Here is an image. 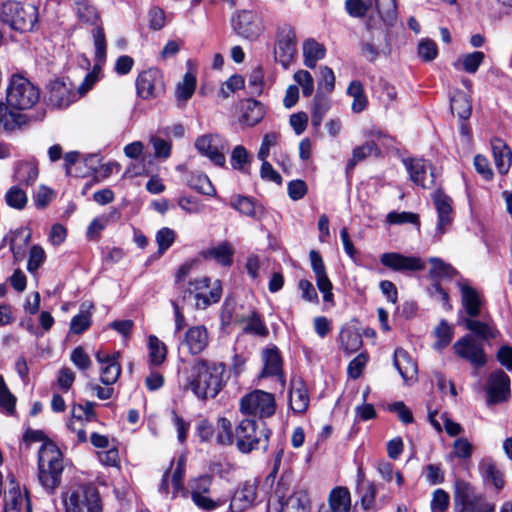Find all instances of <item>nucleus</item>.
<instances>
[{"mask_svg": "<svg viewBox=\"0 0 512 512\" xmlns=\"http://www.w3.org/2000/svg\"><path fill=\"white\" fill-rule=\"evenodd\" d=\"M226 365L223 362L198 357L184 370L186 390L198 399H214L226 386Z\"/></svg>", "mask_w": 512, "mask_h": 512, "instance_id": "1", "label": "nucleus"}, {"mask_svg": "<svg viewBox=\"0 0 512 512\" xmlns=\"http://www.w3.org/2000/svg\"><path fill=\"white\" fill-rule=\"evenodd\" d=\"M63 470L60 449L51 441L44 442L38 451V481L48 494L60 486Z\"/></svg>", "mask_w": 512, "mask_h": 512, "instance_id": "2", "label": "nucleus"}, {"mask_svg": "<svg viewBox=\"0 0 512 512\" xmlns=\"http://www.w3.org/2000/svg\"><path fill=\"white\" fill-rule=\"evenodd\" d=\"M270 430L263 421L242 420L235 429V441L238 450L250 453L253 450H266L269 445Z\"/></svg>", "mask_w": 512, "mask_h": 512, "instance_id": "3", "label": "nucleus"}, {"mask_svg": "<svg viewBox=\"0 0 512 512\" xmlns=\"http://www.w3.org/2000/svg\"><path fill=\"white\" fill-rule=\"evenodd\" d=\"M65 512H102V500L97 488L91 484L71 486L62 495Z\"/></svg>", "mask_w": 512, "mask_h": 512, "instance_id": "4", "label": "nucleus"}, {"mask_svg": "<svg viewBox=\"0 0 512 512\" xmlns=\"http://www.w3.org/2000/svg\"><path fill=\"white\" fill-rule=\"evenodd\" d=\"M0 20L13 30L29 32L38 21V10L32 4L8 0L1 6Z\"/></svg>", "mask_w": 512, "mask_h": 512, "instance_id": "5", "label": "nucleus"}, {"mask_svg": "<svg viewBox=\"0 0 512 512\" xmlns=\"http://www.w3.org/2000/svg\"><path fill=\"white\" fill-rule=\"evenodd\" d=\"M6 100L12 108L30 109L40 100V89L23 75L14 74L9 80Z\"/></svg>", "mask_w": 512, "mask_h": 512, "instance_id": "6", "label": "nucleus"}, {"mask_svg": "<svg viewBox=\"0 0 512 512\" xmlns=\"http://www.w3.org/2000/svg\"><path fill=\"white\" fill-rule=\"evenodd\" d=\"M275 410L274 395L263 390H254L240 400V411L244 415L263 419L274 415Z\"/></svg>", "mask_w": 512, "mask_h": 512, "instance_id": "7", "label": "nucleus"}, {"mask_svg": "<svg viewBox=\"0 0 512 512\" xmlns=\"http://www.w3.org/2000/svg\"><path fill=\"white\" fill-rule=\"evenodd\" d=\"M194 146L201 155L209 158L215 165L224 166L225 153L229 150V144L221 135L216 133L201 135L195 140Z\"/></svg>", "mask_w": 512, "mask_h": 512, "instance_id": "8", "label": "nucleus"}, {"mask_svg": "<svg viewBox=\"0 0 512 512\" xmlns=\"http://www.w3.org/2000/svg\"><path fill=\"white\" fill-rule=\"evenodd\" d=\"M432 199L438 218L433 234V240L434 242H439L449 231L454 221L452 199L441 190H436L433 193Z\"/></svg>", "mask_w": 512, "mask_h": 512, "instance_id": "9", "label": "nucleus"}, {"mask_svg": "<svg viewBox=\"0 0 512 512\" xmlns=\"http://www.w3.org/2000/svg\"><path fill=\"white\" fill-rule=\"evenodd\" d=\"M455 512H477L481 506L483 496L467 481L457 479L454 484Z\"/></svg>", "mask_w": 512, "mask_h": 512, "instance_id": "10", "label": "nucleus"}, {"mask_svg": "<svg viewBox=\"0 0 512 512\" xmlns=\"http://www.w3.org/2000/svg\"><path fill=\"white\" fill-rule=\"evenodd\" d=\"M510 377L503 370L492 372L486 382V404L493 406L509 401L511 398Z\"/></svg>", "mask_w": 512, "mask_h": 512, "instance_id": "11", "label": "nucleus"}, {"mask_svg": "<svg viewBox=\"0 0 512 512\" xmlns=\"http://www.w3.org/2000/svg\"><path fill=\"white\" fill-rule=\"evenodd\" d=\"M137 94L144 100L161 96L165 91L162 72L157 68H150L141 72L136 79Z\"/></svg>", "mask_w": 512, "mask_h": 512, "instance_id": "12", "label": "nucleus"}, {"mask_svg": "<svg viewBox=\"0 0 512 512\" xmlns=\"http://www.w3.org/2000/svg\"><path fill=\"white\" fill-rule=\"evenodd\" d=\"M454 353L467 360L474 367H482L486 364V355L483 345L471 334H466L453 344Z\"/></svg>", "mask_w": 512, "mask_h": 512, "instance_id": "13", "label": "nucleus"}, {"mask_svg": "<svg viewBox=\"0 0 512 512\" xmlns=\"http://www.w3.org/2000/svg\"><path fill=\"white\" fill-rule=\"evenodd\" d=\"M209 284L210 279L207 276L195 278L188 283V292L195 294V305L198 309H205L212 303L218 302L221 298L222 289L219 284L214 286L209 291V294L204 293V291L209 288Z\"/></svg>", "mask_w": 512, "mask_h": 512, "instance_id": "14", "label": "nucleus"}, {"mask_svg": "<svg viewBox=\"0 0 512 512\" xmlns=\"http://www.w3.org/2000/svg\"><path fill=\"white\" fill-rule=\"evenodd\" d=\"M296 51V36L291 26H284L278 31L275 59L282 66L288 67Z\"/></svg>", "mask_w": 512, "mask_h": 512, "instance_id": "15", "label": "nucleus"}, {"mask_svg": "<svg viewBox=\"0 0 512 512\" xmlns=\"http://www.w3.org/2000/svg\"><path fill=\"white\" fill-rule=\"evenodd\" d=\"M48 100L53 106L63 108L68 107L78 98L70 81L56 79L48 85Z\"/></svg>", "mask_w": 512, "mask_h": 512, "instance_id": "16", "label": "nucleus"}, {"mask_svg": "<svg viewBox=\"0 0 512 512\" xmlns=\"http://www.w3.org/2000/svg\"><path fill=\"white\" fill-rule=\"evenodd\" d=\"M380 262L383 266L397 271H421L425 268V263L414 256H405L396 252L383 253L380 256Z\"/></svg>", "mask_w": 512, "mask_h": 512, "instance_id": "17", "label": "nucleus"}, {"mask_svg": "<svg viewBox=\"0 0 512 512\" xmlns=\"http://www.w3.org/2000/svg\"><path fill=\"white\" fill-rule=\"evenodd\" d=\"M233 29L240 36L254 40L262 33V24L257 15L251 11H241L232 19Z\"/></svg>", "mask_w": 512, "mask_h": 512, "instance_id": "18", "label": "nucleus"}, {"mask_svg": "<svg viewBox=\"0 0 512 512\" xmlns=\"http://www.w3.org/2000/svg\"><path fill=\"white\" fill-rule=\"evenodd\" d=\"M403 163L410 175V179L423 188L434 185L435 174L431 166L423 159H404Z\"/></svg>", "mask_w": 512, "mask_h": 512, "instance_id": "19", "label": "nucleus"}, {"mask_svg": "<svg viewBox=\"0 0 512 512\" xmlns=\"http://www.w3.org/2000/svg\"><path fill=\"white\" fill-rule=\"evenodd\" d=\"M95 356L100 364V381L106 386L116 383L121 374V365L118 362L119 352L110 355L98 351Z\"/></svg>", "mask_w": 512, "mask_h": 512, "instance_id": "20", "label": "nucleus"}, {"mask_svg": "<svg viewBox=\"0 0 512 512\" xmlns=\"http://www.w3.org/2000/svg\"><path fill=\"white\" fill-rule=\"evenodd\" d=\"M280 486L284 484L279 482L274 494L281 504V512H308L310 499L306 490L294 492L283 502L284 493H280Z\"/></svg>", "mask_w": 512, "mask_h": 512, "instance_id": "21", "label": "nucleus"}, {"mask_svg": "<svg viewBox=\"0 0 512 512\" xmlns=\"http://www.w3.org/2000/svg\"><path fill=\"white\" fill-rule=\"evenodd\" d=\"M24 503L26 512H31L29 499L23 496L19 483L16 482L14 476L10 475L8 491L4 495V512H21Z\"/></svg>", "mask_w": 512, "mask_h": 512, "instance_id": "22", "label": "nucleus"}, {"mask_svg": "<svg viewBox=\"0 0 512 512\" xmlns=\"http://www.w3.org/2000/svg\"><path fill=\"white\" fill-rule=\"evenodd\" d=\"M183 344L191 355H199L209 345V334L204 325L190 327L185 335Z\"/></svg>", "mask_w": 512, "mask_h": 512, "instance_id": "23", "label": "nucleus"}, {"mask_svg": "<svg viewBox=\"0 0 512 512\" xmlns=\"http://www.w3.org/2000/svg\"><path fill=\"white\" fill-rule=\"evenodd\" d=\"M310 402L307 387L301 378H293L289 392V405L294 413L303 414Z\"/></svg>", "mask_w": 512, "mask_h": 512, "instance_id": "24", "label": "nucleus"}, {"mask_svg": "<svg viewBox=\"0 0 512 512\" xmlns=\"http://www.w3.org/2000/svg\"><path fill=\"white\" fill-rule=\"evenodd\" d=\"M461 302L468 317L476 318L481 314L483 300L481 294L466 282H460Z\"/></svg>", "mask_w": 512, "mask_h": 512, "instance_id": "25", "label": "nucleus"}, {"mask_svg": "<svg viewBox=\"0 0 512 512\" xmlns=\"http://www.w3.org/2000/svg\"><path fill=\"white\" fill-rule=\"evenodd\" d=\"M240 110L241 116L239 121L248 127H253L260 123L266 114L264 105L255 99L243 100L240 104Z\"/></svg>", "mask_w": 512, "mask_h": 512, "instance_id": "26", "label": "nucleus"}, {"mask_svg": "<svg viewBox=\"0 0 512 512\" xmlns=\"http://www.w3.org/2000/svg\"><path fill=\"white\" fill-rule=\"evenodd\" d=\"M256 496V485L244 483L235 491L230 507L234 512H242L254 504Z\"/></svg>", "mask_w": 512, "mask_h": 512, "instance_id": "27", "label": "nucleus"}, {"mask_svg": "<svg viewBox=\"0 0 512 512\" xmlns=\"http://www.w3.org/2000/svg\"><path fill=\"white\" fill-rule=\"evenodd\" d=\"M393 363L405 382L416 378L417 364L404 349L395 350Z\"/></svg>", "mask_w": 512, "mask_h": 512, "instance_id": "28", "label": "nucleus"}, {"mask_svg": "<svg viewBox=\"0 0 512 512\" xmlns=\"http://www.w3.org/2000/svg\"><path fill=\"white\" fill-rule=\"evenodd\" d=\"M493 158L498 172L502 175L509 171L512 163V152L509 146L500 138L491 142Z\"/></svg>", "mask_w": 512, "mask_h": 512, "instance_id": "29", "label": "nucleus"}, {"mask_svg": "<svg viewBox=\"0 0 512 512\" xmlns=\"http://www.w3.org/2000/svg\"><path fill=\"white\" fill-rule=\"evenodd\" d=\"M479 472L486 483H492L496 490L505 485L504 475L491 458H483L479 462Z\"/></svg>", "mask_w": 512, "mask_h": 512, "instance_id": "30", "label": "nucleus"}, {"mask_svg": "<svg viewBox=\"0 0 512 512\" xmlns=\"http://www.w3.org/2000/svg\"><path fill=\"white\" fill-rule=\"evenodd\" d=\"M28 121L26 115L13 112L4 103H0V131L13 132L20 129Z\"/></svg>", "mask_w": 512, "mask_h": 512, "instance_id": "31", "label": "nucleus"}, {"mask_svg": "<svg viewBox=\"0 0 512 512\" xmlns=\"http://www.w3.org/2000/svg\"><path fill=\"white\" fill-rule=\"evenodd\" d=\"M330 512H350L351 494L347 487L337 486L328 495Z\"/></svg>", "mask_w": 512, "mask_h": 512, "instance_id": "32", "label": "nucleus"}, {"mask_svg": "<svg viewBox=\"0 0 512 512\" xmlns=\"http://www.w3.org/2000/svg\"><path fill=\"white\" fill-rule=\"evenodd\" d=\"M463 323L466 329H468L477 338L483 341L495 339L499 334V331L496 329V327L491 325L489 322H484L476 320L475 318L466 317L463 318Z\"/></svg>", "mask_w": 512, "mask_h": 512, "instance_id": "33", "label": "nucleus"}, {"mask_svg": "<svg viewBox=\"0 0 512 512\" xmlns=\"http://www.w3.org/2000/svg\"><path fill=\"white\" fill-rule=\"evenodd\" d=\"M262 359L264 367L260 377L282 375V359L276 347L265 349L262 354Z\"/></svg>", "mask_w": 512, "mask_h": 512, "instance_id": "34", "label": "nucleus"}, {"mask_svg": "<svg viewBox=\"0 0 512 512\" xmlns=\"http://www.w3.org/2000/svg\"><path fill=\"white\" fill-rule=\"evenodd\" d=\"M326 49L323 44L315 39L309 38L303 43L304 64L310 69H314L319 60L325 57Z\"/></svg>", "mask_w": 512, "mask_h": 512, "instance_id": "35", "label": "nucleus"}, {"mask_svg": "<svg viewBox=\"0 0 512 512\" xmlns=\"http://www.w3.org/2000/svg\"><path fill=\"white\" fill-rule=\"evenodd\" d=\"M38 175V165L34 161H21L16 165L14 177L21 185H33Z\"/></svg>", "mask_w": 512, "mask_h": 512, "instance_id": "36", "label": "nucleus"}, {"mask_svg": "<svg viewBox=\"0 0 512 512\" xmlns=\"http://www.w3.org/2000/svg\"><path fill=\"white\" fill-rule=\"evenodd\" d=\"M167 346L157 336L148 337V361L151 367L162 365L167 359Z\"/></svg>", "mask_w": 512, "mask_h": 512, "instance_id": "37", "label": "nucleus"}, {"mask_svg": "<svg viewBox=\"0 0 512 512\" xmlns=\"http://www.w3.org/2000/svg\"><path fill=\"white\" fill-rule=\"evenodd\" d=\"M196 82L195 75L187 72L182 81L176 85L175 96L178 106H184V104L193 96L196 89Z\"/></svg>", "mask_w": 512, "mask_h": 512, "instance_id": "38", "label": "nucleus"}, {"mask_svg": "<svg viewBox=\"0 0 512 512\" xmlns=\"http://www.w3.org/2000/svg\"><path fill=\"white\" fill-rule=\"evenodd\" d=\"M435 342L433 348L437 351L445 349L454 337V327L442 319L433 331Z\"/></svg>", "mask_w": 512, "mask_h": 512, "instance_id": "39", "label": "nucleus"}, {"mask_svg": "<svg viewBox=\"0 0 512 512\" xmlns=\"http://www.w3.org/2000/svg\"><path fill=\"white\" fill-rule=\"evenodd\" d=\"M75 11L82 23L97 26L100 21L96 7L89 0L75 1Z\"/></svg>", "mask_w": 512, "mask_h": 512, "instance_id": "40", "label": "nucleus"}, {"mask_svg": "<svg viewBox=\"0 0 512 512\" xmlns=\"http://www.w3.org/2000/svg\"><path fill=\"white\" fill-rule=\"evenodd\" d=\"M189 187L207 196H215L216 189L207 175L200 172H191L187 178Z\"/></svg>", "mask_w": 512, "mask_h": 512, "instance_id": "41", "label": "nucleus"}, {"mask_svg": "<svg viewBox=\"0 0 512 512\" xmlns=\"http://www.w3.org/2000/svg\"><path fill=\"white\" fill-rule=\"evenodd\" d=\"M347 94L353 98L351 106L353 112L360 113L365 110L368 105V100L364 93V87L360 81L354 80L350 82L347 88Z\"/></svg>", "mask_w": 512, "mask_h": 512, "instance_id": "42", "label": "nucleus"}, {"mask_svg": "<svg viewBox=\"0 0 512 512\" xmlns=\"http://www.w3.org/2000/svg\"><path fill=\"white\" fill-rule=\"evenodd\" d=\"M330 108V99L326 94L322 92H316L315 97L313 99L312 105V125L314 127H319L322 123L323 117L327 113Z\"/></svg>", "mask_w": 512, "mask_h": 512, "instance_id": "43", "label": "nucleus"}, {"mask_svg": "<svg viewBox=\"0 0 512 512\" xmlns=\"http://www.w3.org/2000/svg\"><path fill=\"white\" fill-rule=\"evenodd\" d=\"M484 58L485 54L483 52L474 51L472 53L460 56L457 59V62L454 63V66L459 68L458 65H460V68L465 72L474 74L477 72L479 66L483 63Z\"/></svg>", "mask_w": 512, "mask_h": 512, "instance_id": "44", "label": "nucleus"}, {"mask_svg": "<svg viewBox=\"0 0 512 512\" xmlns=\"http://www.w3.org/2000/svg\"><path fill=\"white\" fill-rule=\"evenodd\" d=\"M378 13L383 22L394 26L398 20L396 0H375Z\"/></svg>", "mask_w": 512, "mask_h": 512, "instance_id": "45", "label": "nucleus"}, {"mask_svg": "<svg viewBox=\"0 0 512 512\" xmlns=\"http://www.w3.org/2000/svg\"><path fill=\"white\" fill-rule=\"evenodd\" d=\"M429 262L431 264L429 274L433 278L452 279L458 274L457 270L451 264L444 262L440 258L432 257L429 259Z\"/></svg>", "mask_w": 512, "mask_h": 512, "instance_id": "46", "label": "nucleus"}, {"mask_svg": "<svg viewBox=\"0 0 512 512\" xmlns=\"http://www.w3.org/2000/svg\"><path fill=\"white\" fill-rule=\"evenodd\" d=\"M92 38L95 47V64L102 66L106 61V38L102 26L97 25L92 30Z\"/></svg>", "mask_w": 512, "mask_h": 512, "instance_id": "47", "label": "nucleus"}, {"mask_svg": "<svg viewBox=\"0 0 512 512\" xmlns=\"http://www.w3.org/2000/svg\"><path fill=\"white\" fill-rule=\"evenodd\" d=\"M379 152L377 145L373 141H368L361 146L353 149L352 158L347 163V170H352L355 165L371 155H377Z\"/></svg>", "mask_w": 512, "mask_h": 512, "instance_id": "48", "label": "nucleus"}, {"mask_svg": "<svg viewBox=\"0 0 512 512\" xmlns=\"http://www.w3.org/2000/svg\"><path fill=\"white\" fill-rule=\"evenodd\" d=\"M451 110L456 113L462 120L470 117L472 105L468 97L464 93H458L451 98Z\"/></svg>", "mask_w": 512, "mask_h": 512, "instance_id": "49", "label": "nucleus"}, {"mask_svg": "<svg viewBox=\"0 0 512 512\" xmlns=\"http://www.w3.org/2000/svg\"><path fill=\"white\" fill-rule=\"evenodd\" d=\"M233 254L234 251L228 242H223L207 251L208 256L212 257L223 266H229L232 264Z\"/></svg>", "mask_w": 512, "mask_h": 512, "instance_id": "50", "label": "nucleus"}, {"mask_svg": "<svg viewBox=\"0 0 512 512\" xmlns=\"http://www.w3.org/2000/svg\"><path fill=\"white\" fill-rule=\"evenodd\" d=\"M335 88V75L333 70L328 66L319 68V78L317 82V92L323 94H331Z\"/></svg>", "mask_w": 512, "mask_h": 512, "instance_id": "51", "label": "nucleus"}, {"mask_svg": "<svg viewBox=\"0 0 512 512\" xmlns=\"http://www.w3.org/2000/svg\"><path fill=\"white\" fill-rule=\"evenodd\" d=\"M16 397L9 391L5 380L0 375V409L7 415L15 413Z\"/></svg>", "mask_w": 512, "mask_h": 512, "instance_id": "52", "label": "nucleus"}, {"mask_svg": "<svg viewBox=\"0 0 512 512\" xmlns=\"http://www.w3.org/2000/svg\"><path fill=\"white\" fill-rule=\"evenodd\" d=\"M340 341L344 350L348 353L357 351L362 345L361 335L354 330L346 329L340 333Z\"/></svg>", "mask_w": 512, "mask_h": 512, "instance_id": "53", "label": "nucleus"}, {"mask_svg": "<svg viewBox=\"0 0 512 512\" xmlns=\"http://www.w3.org/2000/svg\"><path fill=\"white\" fill-rule=\"evenodd\" d=\"M234 439L235 435L232 432L231 422L225 417L219 418L217 421V443L220 445H230Z\"/></svg>", "mask_w": 512, "mask_h": 512, "instance_id": "54", "label": "nucleus"}, {"mask_svg": "<svg viewBox=\"0 0 512 512\" xmlns=\"http://www.w3.org/2000/svg\"><path fill=\"white\" fill-rule=\"evenodd\" d=\"M5 200L8 206L21 210L26 206L28 198L24 190L13 186L6 192Z\"/></svg>", "mask_w": 512, "mask_h": 512, "instance_id": "55", "label": "nucleus"}, {"mask_svg": "<svg viewBox=\"0 0 512 512\" xmlns=\"http://www.w3.org/2000/svg\"><path fill=\"white\" fill-rule=\"evenodd\" d=\"M30 240V234L22 236V232H18L11 239L10 250L13 253L15 261H21L26 252V247Z\"/></svg>", "mask_w": 512, "mask_h": 512, "instance_id": "56", "label": "nucleus"}, {"mask_svg": "<svg viewBox=\"0 0 512 512\" xmlns=\"http://www.w3.org/2000/svg\"><path fill=\"white\" fill-rule=\"evenodd\" d=\"M245 322L246 325L243 328L245 333L255 334L258 336H266L268 334V329L258 313L253 312L245 319Z\"/></svg>", "mask_w": 512, "mask_h": 512, "instance_id": "57", "label": "nucleus"}, {"mask_svg": "<svg viewBox=\"0 0 512 512\" xmlns=\"http://www.w3.org/2000/svg\"><path fill=\"white\" fill-rule=\"evenodd\" d=\"M281 139V134L276 131H272L269 133H266L263 136L259 151H258V159L264 160L269 157L270 154V148L276 147L279 145Z\"/></svg>", "mask_w": 512, "mask_h": 512, "instance_id": "58", "label": "nucleus"}, {"mask_svg": "<svg viewBox=\"0 0 512 512\" xmlns=\"http://www.w3.org/2000/svg\"><path fill=\"white\" fill-rule=\"evenodd\" d=\"M386 220L389 224L398 225L404 223H412L420 227L419 215L412 212H396L391 211L387 214Z\"/></svg>", "mask_w": 512, "mask_h": 512, "instance_id": "59", "label": "nucleus"}, {"mask_svg": "<svg viewBox=\"0 0 512 512\" xmlns=\"http://www.w3.org/2000/svg\"><path fill=\"white\" fill-rule=\"evenodd\" d=\"M361 506L364 510H370L374 507L376 498V488L372 483L361 484L358 487Z\"/></svg>", "mask_w": 512, "mask_h": 512, "instance_id": "60", "label": "nucleus"}, {"mask_svg": "<svg viewBox=\"0 0 512 512\" xmlns=\"http://www.w3.org/2000/svg\"><path fill=\"white\" fill-rule=\"evenodd\" d=\"M91 325V313L88 310H81L75 315L70 323V331L74 334H81Z\"/></svg>", "mask_w": 512, "mask_h": 512, "instance_id": "61", "label": "nucleus"}, {"mask_svg": "<svg viewBox=\"0 0 512 512\" xmlns=\"http://www.w3.org/2000/svg\"><path fill=\"white\" fill-rule=\"evenodd\" d=\"M213 478L209 475L200 476L190 483L191 496L209 495Z\"/></svg>", "mask_w": 512, "mask_h": 512, "instance_id": "62", "label": "nucleus"}, {"mask_svg": "<svg viewBox=\"0 0 512 512\" xmlns=\"http://www.w3.org/2000/svg\"><path fill=\"white\" fill-rule=\"evenodd\" d=\"M155 238H156V242L158 244V252L160 254H163L174 243L175 238H176V233L171 228L164 227L156 233Z\"/></svg>", "mask_w": 512, "mask_h": 512, "instance_id": "63", "label": "nucleus"}, {"mask_svg": "<svg viewBox=\"0 0 512 512\" xmlns=\"http://www.w3.org/2000/svg\"><path fill=\"white\" fill-rule=\"evenodd\" d=\"M450 504V496L443 489H436L431 500L432 512H446Z\"/></svg>", "mask_w": 512, "mask_h": 512, "instance_id": "64", "label": "nucleus"}]
</instances>
